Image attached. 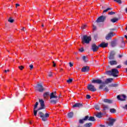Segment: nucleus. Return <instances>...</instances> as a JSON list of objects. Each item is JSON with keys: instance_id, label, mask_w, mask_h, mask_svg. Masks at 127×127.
Here are the masks:
<instances>
[{"instance_id": "nucleus-1", "label": "nucleus", "mask_w": 127, "mask_h": 127, "mask_svg": "<svg viewBox=\"0 0 127 127\" xmlns=\"http://www.w3.org/2000/svg\"><path fill=\"white\" fill-rule=\"evenodd\" d=\"M41 111V109H39V108L37 110L34 109V116L36 117V116H37L38 112V116L42 119V121H43V122H46V121H47V119L49 118V114L45 113V114H44V113H43Z\"/></svg>"}, {"instance_id": "nucleus-2", "label": "nucleus", "mask_w": 127, "mask_h": 127, "mask_svg": "<svg viewBox=\"0 0 127 127\" xmlns=\"http://www.w3.org/2000/svg\"><path fill=\"white\" fill-rule=\"evenodd\" d=\"M58 96L56 95V91L52 92L50 95V103L51 104H53L54 105H56L57 103L59 102V99Z\"/></svg>"}, {"instance_id": "nucleus-3", "label": "nucleus", "mask_w": 127, "mask_h": 127, "mask_svg": "<svg viewBox=\"0 0 127 127\" xmlns=\"http://www.w3.org/2000/svg\"><path fill=\"white\" fill-rule=\"evenodd\" d=\"M114 80L113 78H107L105 82H103L102 79H94L92 81V83L93 84H102V85H105V84H109V83H112L113 81Z\"/></svg>"}, {"instance_id": "nucleus-4", "label": "nucleus", "mask_w": 127, "mask_h": 127, "mask_svg": "<svg viewBox=\"0 0 127 127\" xmlns=\"http://www.w3.org/2000/svg\"><path fill=\"white\" fill-rule=\"evenodd\" d=\"M86 121H89V122H95L96 119H95L94 117H89V116H86L83 119H79L78 123L80 125H83L85 122H86Z\"/></svg>"}, {"instance_id": "nucleus-5", "label": "nucleus", "mask_w": 127, "mask_h": 127, "mask_svg": "<svg viewBox=\"0 0 127 127\" xmlns=\"http://www.w3.org/2000/svg\"><path fill=\"white\" fill-rule=\"evenodd\" d=\"M107 75L108 76H113V77H118L119 72L117 68H113L111 70L107 71L106 72Z\"/></svg>"}, {"instance_id": "nucleus-6", "label": "nucleus", "mask_w": 127, "mask_h": 127, "mask_svg": "<svg viewBox=\"0 0 127 127\" xmlns=\"http://www.w3.org/2000/svg\"><path fill=\"white\" fill-rule=\"evenodd\" d=\"M91 40H92V38H91V36H88L87 35H83L82 38L81 39L82 43L83 44H85V43L86 44H89Z\"/></svg>"}, {"instance_id": "nucleus-7", "label": "nucleus", "mask_w": 127, "mask_h": 127, "mask_svg": "<svg viewBox=\"0 0 127 127\" xmlns=\"http://www.w3.org/2000/svg\"><path fill=\"white\" fill-rule=\"evenodd\" d=\"M34 89H36V91H38L41 93H42V92L45 90L44 88H43L42 84L40 83H38L37 86H34Z\"/></svg>"}, {"instance_id": "nucleus-8", "label": "nucleus", "mask_w": 127, "mask_h": 127, "mask_svg": "<svg viewBox=\"0 0 127 127\" xmlns=\"http://www.w3.org/2000/svg\"><path fill=\"white\" fill-rule=\"evenodd\" d=\"M115 35H116V33H114V32H110L106 35L105 39L106 40H112V38H113Z\"/></svg>"}, {"instance_id": "nucleus-9", "label": "nucleus", "mask_w": 127, "mask_h": 127, "mask_svg": "<svg viewBox=\"0 0 127 127\" xmlns=\"http://www.w3.org/2000/svg\"><path fill=\"white\" fill-rule=\"evenodd\" d=\"M39 102L40 104V106L41 107L39 108V110H41L42 111V110H45V109H46V107H45V104L44 103V100L42 99H40L39 100Z\"/></svg>"}, {"instance_id": "nucleus-10", "label": "nucleus", "mask_w": 127, "mask_h": 127, "mask_svg": "<svg viewBox=\"0 0 127 127\" xmlns=\"http://www.w3.org/2000/svg\"><path fill=\"white\" fill-rule=\"evenodd\" d=\"M87 88L89 91H91V92H96L97 91V89L95 88V86L91 84H88Z\"/></svg>"}, {"instance_id": "nucleus-11", "label": "nucleus", "mask_w": 127, "mask_h": 127, "mask_svg": "<svg viewBox=\"0 0 127 127\" xmlns=\"http://www.w3.org/2000/svg\"><path fill=\"white\" fill-rule=\"evenodd\" d=\"M106 19H107V16L102 15L98 18V19L96 20V22L98 23H99V22H104Z\"/></svg>"}, {"instance_id": "nucleus-12", "label": "nucleus", "mask_w": 127, "mask_h": 127, "mask_svg": "<svg viewBox=\"0 0 127 127\" xmlns=\"http://www.w3.org/2000/svg\"><path fill=\"white\" fill-rule=\"evenodd\" d=\"M116 55V52L114 51H111L110 52V55L108 56V59L109 60H114L115 56Z\"/></svg>"}, {"instance_id": "nucleus-13", "label": "nucleus", "mask_w": 127, "mask_h": 127, "mask_svg": "<svg viewBox=\"0 0 127 127\" xmlns=\"http://www.w3.org/2000/svg\"><path fill=\"white\" fill-rule=\"evenodd\" d=\"M117 99L119 100V101H126V99H127V96H126L125 94L119 95L117 96Z\"/></svg>"}, {"instance_id": "nucleus-14", "label": "nucleus", "mask_w": 127, "mask_h": 127, "mask_svg": "<svg viewBox=\"0 0 127 127\" xmlns=\"http://www.w3.org/2000/svg\"><path fill=\"white\" fill-rule=\"evenodd\" d=\"M99 47H100L96 46V44H92L91 45V50H92L93 52H96L99 49Z\"/></svg>"}, {"instance_id": "nucleus-15", "label": "nucleus", "mask_w": 127, "mask_h": 127, "mask_svg": "<svg viewBox=\"0 0 127 127\" xmlns=\"http://www.w3.org/2000/svg\"><path fill=\"white\" fill-rule=\"evenodd\" d=\"M116 121H117V120L114 119H110L109 120V122L108 123V126L109 127H113L115 123H116Z\"/></svg>"}, {"instance_id": "nucleus-16", "label": "nucleus", "mask_w": 127, "mask_h": 127, "mask_svg": "<svg viewBox=\"0 0 127 127\" xmlns=\"http://www.w3.org/2000/svg\"><path fill=\"white\" fill-rule=\"evenodd\" d=\"M72 108H83V103H76L72 106Z\"/></svg>"}, {"instance_id": "nucleus-17", "label": "nucleus", "mask_w": 127, "mask_h": 127, "mask_svg": "<svg viewBox=\"0 0 127 127\" xmlns=\"http://www.w3.org/2000/svg\"><path fill=\"white\" fill-rule=\"evenodd\" d=\"M90 71V67L88 66H83L81 68V72H89Z\"/></svg>"}, {"instance_id": "nucleus-18", "label": "nucleus", "mask_w": 127, "mask_h": 127, "mask_svg": "<svg viewBox=\"0 0 127 127\" xmlns=\"http://www.w3.org/2000/svg\"><path fill=\"white\" fill-rule=\"evenodd\" d=\"M49 96H50V92L49 91L45 92L43 94V97L46 100L49 99Z\"/></svg>"}, {"instance_id": "nucleus-19", "label": "nucleus", "mask_w": 127, "mask_h": 127, "mask_svg": "<svg viewBox=\"0 0 127 127\" xmlns=\"http://www.w3.org/2000/svg\"><path fill=\"white\" fill-rule=\"evenodd\" d=\"M108 45H109L108 43L102 42L99 45V47H102V48H106V47H108Z\"/></svg>"}, {"instance_id": "nucleus-20", "label": "nucleus", "mask_w": 127, "mask_h": 127, "mask_svg": "<svg viewBox=\"0 0 127 127\" xmlns=\"http://www.w3.org/2000/svg\"><path fill=\"white\" fill-rule=\"evenodd\" d=\"M108 63L111 65V66H113V65H117V64H118V62L112 60L109 61Z\"/></svg>"}, {"instance_id": "nucleus-21", "label": "nucleus", "mask_w": 127, "mask_h": 127, "mask_svg": "<svg viewBox=\"0 0 127 127\" xmlns=\"http://www.w3.org/2000/svg\"><path fill=\"white\" fill-rule=\"evenodd\" d=\"M103 102L104 103H107V104H113V100L109 99H104Z\"/></svg>"}, {"instance_id": "nucleus-22", "label": "nucleus", "mask_w": 127, "mask_h": 127, "mask_svg": "<svg viewBox=\"0 0 127 127\" xmlns=\"http://www.w3.org/2000/svg\"><path fill=\"white\" fill-rule=\"evenodd\" d=\"M92 126H93V123H86V124H84L83 125V127H92Z\"/></svg>"}, {"instance_id": "nucleus-23", "label": "nucleus", "mask_w": 127, "mask_h": 127, "mask_svg": "<svg viewBox=\"0 0 127 127\" xmlns=\"http://www.w3.org/2000/svg\"><path fill=\"white\" fill-rule=\"evenodd\" d=\"M67 117L68 119H72L74 117V113L73 112H70L67 114Z\"/></svg>"}, {"instance_id": "nucleus-24", "label": "nucleus", "mask_w": 127, "mask_h": 127, "mask_svg": "<svg viewBox=\"0 0 127 127\" xmlns=\"http://www.w3.org/2000/svg\"><path fill=\"white\" fill-rule=\"evenodd\" d=\"M109 87H110L111 88H117V87H119V84H117V83H114V84H110L109 85Z\"/></svg>"}, {"instance_id": "nucleus-25", "label": "nucleus", "mask_w": 127, "mask_h": 127, "mask_svg": "<svg viewBox=\"0 0 127 127\" xmlns=\"http://www.w3.org/2000/svg\"><path fill=\"white\" fill-rule=\"evenodd\" d=\"M111 45L112 47H116L117 46V42L115 41H113L111 42Z\"/></svg>"}, {"instance_id": "nucleus-26", "label": "nucleus", "mask_w": 127, "mask_h": 127, "mask_svg": "<svg viewBox=\"0 0 127 127\" xmlns=\"http://www.w3.org/2000/svg\"><path fill=\"white\" fill-rule=\"evenodd\" d=\"M82 60L85 63H87V62H88V58H86V56H83L82 57Z\"/></svg>"}, {"instance_id": "nucleus-27", "label": "nucleus", "mask_w": 127, "mask_h": 127, "mask_svg": "<svg viewBox=\"0 0 127 127\" xmlns=\"http://www.w3.org/2000/svg\"><path fill=\"white\" fill-rule=\"evenodd\" d=\"M119 20V18H114L111 19V22H113V23H115V22H117Z\"/></svg>"}, {"instance_id": "nucleus-28", "label": "nucleus", "mask_w": 127, "mask_h": 127, "mask_svg": "<svg viewBox=\"0 0 127 127\" xmlns=\"http://www.w3.org/2000/svg\"><path fill=\"white\" fill-rule=\"evenodd\" d=\"M126 43H125V41L124 40V38H122V46H121V48H123L124 47H125V45Z\"/></svg>"}, {"instance_id": "nucleus-29", "label": "nucleus", "mask_w": 127, "mask_h": 127, "mask_svg": "<svg viewBox=\"0 0 127 127\" xmlns=\"http://www.w3.org/2000/svg\"><path fill=\"white\" fill-rule=\"evenodd\" d=\"M110 112L112 114H115V113H117V110L114 108H112L110 109Z\"/></svg>"}, {"instance_id": "nucleus-30", "label": "nucleus", "mask_w": 127, "mask_h": 127, "mask_svg": "<svg viewBox=\"0 0 127 127\" xmlns=\"http://www.w3.org/2000/svg\"><path fill=\"white\" fill-rule=\"evenodd\" d=\"M102 106L103 107V111H106V110H108L109 109V107L108 106V105L103 104Z\"/></svg>"}, {"instance_id": "nucleus-31", "label": "nucleus", "mask_w": 127, "mask_h": 127, "mask_svg": "<svg viewBox=\"0 0 127 127\" xmlns=\"http://www.w3.org/2000/svg\"><path fill=\"white\" fill-rule=\"evenodd\" d=\"M103 114H102L101 112H99L96 115V117L97 118H98L99 119H100V118H102V115Z\"/></svg>"}, {"instance_id": "nucleus-32", "label": "nucleus", "mask_w": 127, "mask_h": 127, "mask_svg": "<svg viewBox=\"0 0 127 127\" xmlns=\"http://www.w3.org/2000/svg\"><path fill=\"white\" fill-rule=\"evenodd\" d=\"M112 9H113V8L108 7L107 9H106L105 10H103V13H105V12H108V10H112Z\"/></svg>"}, {"instance_id": "nucleus-33", "label": "nucleus", "mask_w": 127, "mask_h": 127, "mask_svg": "<svg viewBox=\"0 0 127 127\" xmlns=\"http://www.w3.org/2000/svg\"><path fill=\"white\" fill-rule=\"evenodd\" d=\"M8 21L9 22H10V23H13V22H14V20L13 19H12V18L10 17L9 18V19H8Z\"/></svg>"}, {"instance_id": "nucleus-34", "label": "nucleus", "mask_w": 127, "mask_h": 127, "mask_svg": "<svg viewBox=\"0 0 127 127\" xmlns=\"http://www.w3.org/2000/svg\"><path fill=\"white\" fill-rule=\"evenodd\" d=\"M38 102H36L35 103V105L34 106V110H36V109H37V107H38Z\"/></svg>"}, {"instance_id": "nucleus-35", "label": "nucleus", "mask_w": 127, "mask_h": 127, "mask_svg": "<svg viewBox=\"0 0 127 127\" xmlns=\"http://www.w3.org/2000/svg\"><path fill=\"white\" fill-rule=\"evenodd\" d=\"M66 82L68 84L72 83V82H73V78L68 79L67 80H66Z\"/></svg>"}, {"instance_id": "nucleus-36", "label": "nucleus", "mask_w": 127, "mask_h": 127, "mask_svg": "<svg viewBox=\"0 0 127 127\" xmlns=\"http://www.w3.org/2000/svg\"><path fill=\"white\" fill-rule=\"evenodd\" d=\"M114 1L118 2L120 4H121L122 3V0H114Z\"/></svg>"}, {"instance_id": "nucleus-37", "label": "nucleus", "mask_w": 127, "mask_h": 127, "mask_svg": "<svg viewBox=\"0 0 127 127\" xmlns=\"http://www.w3.org/2000/svg\"><path fill=\"white\" fill-rule=\"evenodd\" d=\"M18 68L20 70H23V69H24V66H23L22 65H20V66H18Z\"/></svg>"}, {"instance_id": "nucleus-38", "label": "nucleus", "mask_w": 127, "mask_h": 127, "mask_svg": "<svg viewBox=\"0 0 127 127\" xmlns=\"http://www.w3.org/2000/svg\"><path fill=\"white\" fill-rule=\"evenodd\" d=\"M79 51L80 52H84V51H85V50H84V48H81L79 49Z\"/></svg>"}, {"instance_id": "nucleus-39", "label": "nucleus", "mask_w": 127, "mask_h": 127, "mask_svg": "<svg viewBox=\"0 0 127 127\" xmlns=\"http://www.w3.org/2000/svg\"><path fill=\"white\" fill-rule=\"evenodd\" d=\"M87 27V25H83L81 27V29H85Z\"/></svg>"}, {"instance_id": "nucleus-40", "label": "nucleus", "mask_w": 127, "mask_h": 127, "mask_svg": "<svg viewBox=\"0 0 127 127\" xmlns=\"http://www.w3.org/2000/svg\"><path fill=\"white\" fill-rule=\"evenodd\" d=\"M116 13L115 12H113V11H111V12H109L108 13V14L110 15H113V14H115Z\"/></svg>"}, {"instance_id": "nucleus-41", "label": "nucleus", "mask_w": 127, "mask_h": 127, "mask_svg": "<svg viewBox=\"0 0 127 127\" xmlns=\"http://www.w3.org/2000/svg\"><path fill=\"white\" fill-rule=\"evenodd\" d=\"M86 98L88 100L91 99V95L89 94L86 95Z\"/></svg>"}, {"instance_id": "nucleus-42", "label": "nucleus", "mask_w": 127, "mask_h": 127, "mask_svg": "<svg viewBox=\"0 0 127 127\" xmlns=\"http://www.w3.org/2000/svg\"><path fill=\"white\" fill-rule=\"evenodd\" d=\"M97 127H106V125H98Z\"/></svg>"}, {"instance_id": "nucleus-43", "label": "nucleus", "mask_w": 127, "mask_h": 127, "mask_svg": "<svg viewBox=\"0 0 127 127\" xmlns=\"http://www.w3.org/2000/svg\"><path fill=\"white\" fill-rule=\"evenodd\" d=\"M110 32H113V31H115V30H116V28H111L110 29Z\"/></svg>"}, {"instance_id": "nucleus-44", "label": "nucleus", "mask_w": 127, "mask_h": 127, "mask_svg": "<svg viewBox=\"0 0 127 127\" xmlns=\"http://www.w3.org/2000/svg\"><path fill=\"white\" fill-rule=\"evenodd\" d=\"M29 67H30V70H32V69H33V64H30L29 65Z\"/></svg>"}, {"instance_id": "nucleus-45", "label": "nucleus", "mask_w": 127, "mask_h": 127, "mask_svg": "<svg viewBox=\"0 0 127 127\" xmlns=\"http://www.w3.org/2000/svg\"><path fill=\"white\" fill-rule=\"evenodd\" d=\"M104 91H106V92L109 91V89L108 88V87H106L105 89H104Z\"/></svg>"}, {"instance_id": "nucleus-46", "label": "nucleus", "mask_w": 127, "mask_h": 127, "mask_svg": "<svg viewBox=\"0 0 127 127\" xmlns=\"http://www.w3.org/2000/svg\"><path fill=\"white\" fill-rule=\"evenodd\" d=\"M103 87H104L103 85H100L99 87V90H102V89H103Z\"/></svg>"}, {"instance_id": "nucleus-47", "label": "nucleus", "mask_w": 127, "mask_h": 127, "mask_svg": "<svg viewBox=\"0 0 127 127\" xmlns=\"http://www.w3.org/2000/svg\"><path fill=\"white\" fill-rule=\"evenodd\" d=\"M21 30H22V31H26V29L24 27H23Z\"/></svg>"}, {"instance_id": "nucleus-48", "label": "nucleus", "mask_w": 127, "mask_h": 127, "mask_svg": "<svg viewBox=\"0 0 127 127\" xmlns=\"http://www.w3.org/2000/svg\"><path fill=\"white\" fill-rule=\"evenodd\" d=\"M49 77H52V76H53V75L52 74V72H50L49 73V75H48Z\"/></svg>"}, {"instance_id": "nucleus-49", "label": "nucleus", "mask_w": 127, "mask_h": 127, "mask_svg": "<svg viewBox=\"0 0 127 127\" xmlns=\"http://www.w3.org/2000/svg\"><path fill=\"white\" fill-rule=\"evenodd\" d=\"M53 67H56V64H55V62L53 61Z\"/></svg>"}, {"instance_id": "nucleus-50", "label": "nucleus", "mask_w": 127, "mask_h": 127, "mask_svg": "<svg viewBox=\"0 0 127 127\" xmlns=\"http://www.w3.org/2000/svg\"><path fill=\"white\" fill-rule=\"evenodd\" d=\"M69 64L70 67H73V64H72V63H71V62H70L69 63Z\"/></svg>"}, {"instance_id": "nucleus-51", "label": "nucleus", "mask_w": 127, "mask_h": 127, "mask_svg": "<svg viewBox=\"0 0 127 127\" xmlns=\"http://www.w3.org/2000/svg\"><path fill=\"white\" fill-rule=\"evenodd\" d=\"M96 110H100V107L98 106H95Z\"/></svg>"}, {"instance_id": "nucleus-52", "label": "nucleus", "mask_w": 127, "mask_h": 127, "mask_svg": "<svg viewBox=\"0 0 127 127\" xmlns=\"http://www.w3.org/2000/svg\"><path fill=\"white\" fill-rule=\"evenodd\" d=\"M116 68H122V65L121 64H119V65L116 66Z\"/></svg>"}, {"instance_id": "nucleus-53", "label": "nucleus", "mask_w": 127, "mask_h": 127, "mask_svg": "<svg viewBox=\"0 0 127 127\" xmlns=\"http://www.w3.org/2000/svg\"><path fill=\"white\" fill-rule=\"evenodd\" d=\"M123 56H124V55H119L118 56L119 58H122V57H123Z\"/></svg>"}, {"instance_id": "nucleus-54", "label": "nucleus", "mask_w": 127, "mask_h": 127, "mask_svg": "<svg viewBox=\"0 0 127 127\" xmlns=\"http://www.w3.org/2000/svg\"><path fill=\"white\" fill-rule=\"evenodd\" d=\"M93 29L94 30H96L97 29V27H96L95 25H93Z\"/></svg>"}, {"instance_id": "nucleus-55", "label": "nucleus", "mask_w": 127, "mask_h": 127, "mask_svg": "<svg viewBox=\"0 0 127 127\" xmlns=\"http://www.w3.org/2000/svg\"><path fill=\"white\" fill-rule=\"evenodd\" d=\"M124 64H125V65H126V66H127V60H126V61H125V62L124 63Z\"/></svg>"}, {"instance_id": "nucleus-56", "label": "nucleus", "mask_w": 127, "mask_h": 127, "mask_svg": "<svg viewBox=\"0 0 127 127\" xmlns=\"http://www.w3.org/2000/svg\"><path fill=\"white\" fill-rule=\"evenodd\" d=\"M94 38H98V34L94 35Z\"/></svg>"}, {"instance_id": "nucleus-57", "label": "nucleus", "mask_w": 127, "mask_h": 127, "mask_svg": "<svg viewBox=\"0 0 127 127\" xmlns=\"http://www.w3.org/2000/svg\"><path fill=\"white\" fill-rule=\"evenodd\" d=\"M61 96V94H60V95L59 96V97L58 96V98L57 99H59V100H60V96Z\"/></svg>"}, {"instance_id": "nucleus-58", "label": "nucleus", "mask_w": 127, "mask_h": 127, "mask_svg": "<svg viewBox=\"0 0 127 127\" xmlns=\"http://www.w3.org/2000/svg\"><path fill=\"white\" fill-rule=\"evenodd\" d=\"M7 72H9V70L8 69V70H4V72H5V73H6Z\"/></svg>"}, {"instance_id": "nucleus-59", "label": "nucleus", "mask_w": 127, "mask_h": 127, "mask_svg": "<svg viewBox=\"0 0 127 127\" xmlns=\"http://www.w3.org/2000/svg\"><path fill=\"white\" fill-rule=\"evenodd\" d=\"M19 4H18V3H17V4H16V7H17V6H19Z\"/></svg>"}, {"instance_id": "nucleus-60", "label": "nucleus", "mask_w": 127, "mask_h": 127, "mask_svg": "<svg viewBox=\"0 0 127 127\" xmlns=\"http://www.w3.org/2000/svg\"><path fill=\"white\" fill-rule=\"evenodd\" d=\"M62 71H63V68H60V72H62Z\"/></svg>"}, {"instance_id": "nucleus-61", "label": "nucleus", "mask_w": 127, "mask_h": 127, "mask_svg": "<svg viewBox=\"0 0 127 127\" xmlns=\"http://www.w3.org/2000/svg\"><path fill=\"white\" fill-rule=\"evenodd\" d=\"M12 40V39H11V40H8L9 42H11V41Z\"/></svg>"}, {"instance_id": "nucleus-62", "label": "nucleus", "mask_w": 127, "mask_h": 127, "mask_svg": "<svg viewBox=\"0 0 127 127\" xmlns=\"http://www.w3.org/2000/svg\"><path fill=\"white\" fill-rule=\"evenodd\" d=\"M76 58L77 60H80V58H79L78 57H77Z\"/></svg>"}, {"instance_id": "nucleus-63", "label": "nucleus", "mask_w": 127, "mask_h": 127, "mask_svg": "<svg viewBox=\"0 0 127 127\" xmlns=\"http://www.w3.org/2000/svg\"><path fill=\"white\" fill-rule=\"evenodd\" d=\"M42 27H44V25L42 24Z\"/></svg>"}, {"instance_id": "nucleus-64", "label": "nucleus", "mask_w": 127, "mask_h": 127, "mask_svg": "<svg viewBox=\"0 0 127 127\" xmlns=\"http://www.w3.org/2000/svg\"><path fill=\"white\" fill-rule=\"evenodd\" d=\"M126 72H127V68H126Z\"/></svg>"}]
</instances>
